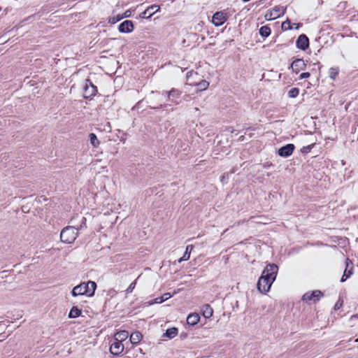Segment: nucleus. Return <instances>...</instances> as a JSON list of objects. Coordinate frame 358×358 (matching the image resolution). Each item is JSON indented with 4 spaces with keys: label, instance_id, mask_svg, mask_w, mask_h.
I'll return each mask as SVG.
<instances>
[{
    "label": "nucleus",
    "instance_id": "obj_35",
    "mask_svg": "<svg viewBox=\"0 0 358 358\" xmlns=\"http://www.w3.org/2000/svg\"><path fill=\"white\" fill-rule=\"evenodd\" d=\"M166 106H167L166 104H161V105H159V106L156 107V108H162L164 107H166ZM154 108H155V107Z\"/></svg>",
    "mask_w": 358,
    "mask_h": 358
},
{
    "label": "nucleus",
    "instance_id": "obj_2",
    "mask_svg": "<svg viewBox=\"0 0 358 358\" xmlns=\"http://www.w3.org/2000/svg\"><path fill=\"white\" fill-rule=\"evenodd\" d=\"M85 218L81 217L80 225L68 226L64 227L60 234V239L63 243H72L78 235V230L85 224Z\"/></svg>",
    "mask_w": 358,
    "mask_h": 358
},
{
    "label": "nucleus",
    "instance_id": "obj_4",
    "mask_svg": "<svg viewBox=\"0 0 358 358\" xmlns=\"http://www.w3.org/2000/svg\"><path fill=\"white\" fill-rule=\"evenodd\" d=\"M97 92L96 87L91 82L90 80L87 79L83 87V96L85 99H91L95 96Z\"/></svg>",
    "mask_w": 358,
    "mask_h": 358
},
{
    "label": "nucleus",
    "instance_id": "obj_40",
    "mask_svg": "<svg viewBox=\"0 0 358 358\" xmlns=\"http://www.w3.org/2000/svg\"><path fill=\"white\" fill-rule=\"evenodd\" d=\"M355 317H358V315H355Z\"/></svg>",
    "mask_w": 358,
    "mask_h": 358
},
{
    "label": "nucleus",
    "instance_id": "obj_32",
    "mask_svg": "<svg viewBox=\"0 0 358 358\" xmlns=\"http://www.w3.org/2000/svg\"><path fill=\"white\" fill-rule=\"evenodd\" d=\"M343 306V301H341V300H338L335 306H334V309L335 310H338L340 309V308Z\"/></svg>",
    "mask_w": 358,
    "mask_h": 358
},
{
    "label": "nucleus",
    "instance_id": "obj_22",
    "mask_svg": "<svg viewBox=\"0 0 358 358\" xmlns=\"http://www.w3.org/2000/svg\"><path fill=\"white\" fill-rule=\"evenodd\" d=\"M129 336V332L127 331H120L115 335V340L122 341L127 339Z\"/></svg>",
    "mask_w": 358,
    "mask_h": 358
},
{
    "label": "nucleus",
    "instance_id": "obj_33",
    "mask_svg": "<svg viewBox=\"0 0 358 358\" xmlns=\"http://www.w3.org/2000/svg\"><path fill=\"white\" fill-rule=\"evenodd\" d=\"M310 74L308 72L302 73L300 75L299 78L300 79L308 78L310 77Z\"/></svg>",
    "mask_w": 358,
    "mask_h": 358
},
{
    "label": "nucleus",
    "instance_id": "obj_6",
    "mask_svg": "<svg viewBox=\"0 0 358 358\" xmlns=\"http://www.w3.org/2000/svg\"><path fill=\"white\" fill-rule=\"evenodd\" d=\"M285 10L286 8L283 6H275L266 14L265 17L268 20H275L282 15L285 13Z\"/></svg>",
    "mask_w": 358,
    "mask_h": 358
},
{
    "label": "nucleus",
    "instance_id": "obj_26",
    "mask_svg": "<svg viewBox=\"0 0 358 358\" xmlns=\"http://www.w3.org/2000/svg\"><path fill=\"white\" fill-rule=\"evenodd\" d=\"M90 141L91 144L94 148H96L99 145V141L96 136L94 133H91L90 134Z\"/></svg>",
    "mask_w": 358,
    "mask_h": 358
},
{
    "label": "nucleus",
    "instance_id": "obj_30",
    "mask_svg": "<svg viewBox=\"0 0 358 358\" xmlns=\"http://www.w3.org/2000/svg\"><path fill=\"white\" fill-rule=\"evenodd\" d=\"M290 24V21L289 20H287L286 21L282 23L281 27L283 30H289L292 29Z\"/></svg>",
    "mask_w": 358,
    "mask_h": 358
},
{
    "label": "nucleus",
    "instance_id": "obj_15",
    "mask_svg": "<svg viewBox=\"0 0 358 358\" xmlns=\"http://www.w3.org/2000/svg\"><path fill=\"white\" fill-rule=\"evenodd\" d=\"M306 64L302 59H297L294 60L291 64L292 71L296 73H298L301 70H303Z\"/></svg>",
    "mask_w": 358,
    "mask_h": 358
},
{
    "label": "nucleus",
    "instance_id": "obj_9",
    "mask_svg": "<svg viewBox=\"0 0 358 358\" xmlns=\"http://www.w3.org/2000/svg\"><path fill=\"white\" fill-rule=\"evenodd\" d=\"M352 274H353V264L349 259H346L345 269L343 275L341 279V282H345Z\"/></svg>",
    "mask_w": 358,
    "mask_h": 358
},
{
    "label": "nucleus",
    "instance_id": "obj_24",
    "mask_svg": "<svg viewBox=\"0 0 358 358\" xmlns=\"http://www.w3.org/2000/svg\"><path fill=\"white\" fill-rule=\"evenodd\" d=\"M171 297V295L170 293H165L162 296L157 297L156 299H155L154 303H161L166 301L167 299H169Z\"/></svg>",
    "mask_w": 358,
    "mask_h": 358
},
{
    "label": "nucleus",
    "instance_id": "obj_14",
    "mask_svg": "<svg viewBox=\"0 0 358 358\" xmlns=\"http://www.w3.org/2000/svg\"><path fill=\"white\" fill-rule=\"evenodd\" d=\"M118 29L121 33H130L134 30V24L131 20H125L119 25Z\"/></svg>",
    "mask_w": 358,
    "mask_h": 358
},
{
    "label": "nucleus",
    "instance_id": "obj_19",
    "mask_svg": "<svg viewBox=\"0 0 358 358\" xmlns=\"http://www.w3.org/2000/svg\"><path fill=\"white\" fill-rule=\"evenodd\" d=\"M178 333V330L176 327L168 329L166 332L162 335V337H166L170 339L175 338Z\"/></svg>",
    "mask_w": 358,
    "mask_h": 358
},
{
    "label": "nucleus",
    "instance_id": "obj_25",
    "mask_svg": "<svg viewBox=\"0 0 358 358\" xmlns=\"http://www.w3.org/2000/svg\"><path fill=\"white\" fill-rule=\"evenodd\" d=\"M194 85L198 87L199 90L203 91L208 88L209 86V83L205 80H203L198 83H195Z\"/></svg>",
    "mask_w": 358,
    "mask_h": 358
},
{
    "label": "nucleus",
    "instance_id": "obj_31",
    "mask_svg": "<svg viewBox=\"0 0 358 358\" xmlns=\"http://www.w3.org/2000/svg\"><path fill=\"white\" fill-rule=\"evenodd\" d=\"M136 281L134 280L133 282H131L129 286L128 287V288L126 289V293L127 294H129V293H131L133 292V290L134 289L135 287H136Z\"/></svg>",
    "mask_w": 358,
    "mask_h": 358
},
{
    "label": "nucleus",
    "instance_id": "obj_3",
    "mask_svg": "<svg viewBox=\"0 0 358 358\" xmlns=\"http://www.w3.org/2000/svg\"><path fill=\"white\" fill-rule=\"evenodd\" d=\"M96 288V284L94 281L89 280L87 282H81L80 285L75 286L71 291V294L73 296L82 295L92 296Z\"/></svg>",
    "mask_w": 358,
    "mask_h": 358
},
{
    "label": "nucleus",
    "instance_id": "obj_17",
    "mask_svg": "<svg viewBox=\"0 0 358 358\" xmlns=\"http://www.w3.org/2000/svg\"><path fill=\"white\" fill-rule=\"evenodd\" d=\"M202 314L204 317L210 318L213 316V310L208 304H205L201 308Z\"/></svg>",
    "mask_w": 358,
    "mask_h": 358
},
{
    "label": "nucleus",
    "instance_id": "obj_20",
    "mask_svg": "<svg viewBox=\"0 0 358 358\" xmlns=\"http://www.w3.org/2000/svg\"><path fill=\"white\" fill-rule=\"evenodd\" d=\"M193 248L194 247L192 245H188L186 247V250H185V252L183 256L178 260L179 263H180L183 261H187L189 259L190 253H191V251L193 250Z\"/></svg>",
    "mask_w": 358,
    "mask_h": 358
},
{
    "label": "nucleus",
    "instance_id": "obj_38",
    "mask_svg": "<svg viewBox=\"0 0 358 358\" xmlns=\"http://www.w3.org/2000/svg\"><path fill=\"white\" fill-rule=\"evenodd\" d=\"M189 73H187V78H188V79H189Z\"/></svg>",
    "mask_w": 358,
    "mask_h": 358
},
{
    "label": "nucleus",
    "instance_id": "obj_16",
    "mask_svg": "<svg viewBox=\"0 0 358 358\" xmlns=\"http://www.w3.org/2000/svg\"><path fill=\"white\" fill-rule=\"evenodd\" d=\"M200 320V316L198 313H191L187 318V323L189 325L194 326Z\"/></svg>",
    "mask_w": 358,
    "mask_h": 358
},
{
    "label": "nucleus",
    "instance_id": "obj_34",
    "mask_svg": "<svg viewBox=\"0 0 358 358\" xmlns=\"http://www.w3.org/2000/svg\"><path fill=\"white\" fill-rule=\"evenodd\" d=\"M130 15H131V11L130 10H127L121 16L122 17V18H124V17H130Z\"/></svg>",
    "mask_w": 358,
    "mask_h": 358
},
{
    "label": "nucleus",
    "instance_id": "obj_27",
    "mask_svg": "<svg viewBox=\"0 0 358 358\" xmlns=\"http://www.w3.org/2000/svg\"><path fill=\"white\" fill-rule=\"evenodd\" d=\"M299 90L297 87H293L288 91V96L290 98H295L299 95Z\"/></svg>",
    "mask_w": 358,
    "mask_h": 358
},
{
    "label": "nucleus",
    "instance_id": "obj_8",
    "mask_svg": "<svg viewBox=\"0 0 358 358\" xmlns=\"http://www.w3.org/2000/svg\"><path fill=\"white\" fill-rule=\"evenodd\" d=\"M226 14L222 11L216 12L213 15L212 22L216 27L222 25L226 22Z\"/></svg>",
    "mask_w": 358,
    "mask_h": 358
},
{
    "label": "nucleus",
    "instance_id": "obj_18",
    "mask_svg": "<svg viewBox=\"0 0 358 358\" xmlns=\"http://www.w3.org/2000/svg\"><path fill=\"white\" fill-rule=\"evenodd\" d=\"M143 336L140 331H134L130 335V341L132 344H138L141 341Z\"/></svg>",
    "mask_w": 358,
    "mask_h": 358
},
{
    "label": "nucleus",
    "instance_id": "obj_28",
    "mask_svg": "<svg viewBox=\"0 0 358 358\" xmlns=\"http://www.w3.org/2000/svg\"><path fill=\"white\" fill-rule=\"evenodd\" d=\"M338 73L337 68H331L329 71V76L331 79L334 80Z\"/></svg>",
    "mask_w": 358,
    "mask_h": 358
},
{
    "label": "nucleus",
    "instance_id": "obj_21",
    "mask_svg": "<svg viewBox=\"0 0 358 358\" xmlns=\"http://www.w3.org/2000/svg\"><path fill=\"white\" fill-rule=\"evenodd\" d=\"M82 310L77 306H73L69 313V318H76L81 315Z\"/></svg>",
    "mask_w": 358,
    "mask_h": 358
},
{
    "label": "nucleus",
    "instance_id": "obj_37",
    "mask_svg": "<svg viewBox=\"0 0 358 358\" xmlns=\"http://www.w3.org/2000/svg\"><path fill=\"white\" fill-rule=\"evenodd\" d=\"M313 146H314V145L313 144V145H308V146L307 147V148H308V150H310Z\"/></svg>",
    "mask_w": 358,
    "mask_h": 358
},
{
    "label": "nucleus",
    "instance_id": "obj_7",
    "mask_svg": "<svg viewBox=\"0 0 358 358\" xmlns=\"http://www.w3.org/2000/svg\"><path fill=\"white\" fill-rule=\"evenodd\" d=\"M180 94L181 92L175 88L171 89L170 91H164L162 92V95L166 96L169 101H171L175 104H178V102H177L176 99L179 98Z\"/></svg>",
    "mask_w": 358,
    "mask_h": 358
},
{
    "label": "nucleus",
    "instance_id": "obj_1",
    "mask_svg": "<svg viewBox=\"0 0 358 358\" xmlns=\"http://www.w3.org/2000/svg\"><path fill=\"white\" fill-rule=\"evenodd\" d=\"M278 271V266L275 264H269L266 266L257 285V289L261 293L265 294L269 291L276 278Z\"/></svg>",
    "mask_w": 358,
    "mask_h": 358
},
{
    "label": "nucleus",
    "instance_id": "obj_29",
    "mask_svg": "<svg viewBox=\"0 0 358 358\" xmlns=\"http://www.w3.org/2000/svg\"><path fill=\"white\" fill-rule=\"evenodd\" d=\"M122 19V17L120 15H117L114 17H111L108 19V22L110 24H115L118 21L121 20Z\"/></svg>",
    "mask_w": 358,
    "mask_h": 358
},
{
    "label": "nucleus",
    "instance_id": "obj_36",
    "mask_svg": "<svg viewBox=\"0 0 358 358\" xmlns=\"http://www.w3.org/2000/svg\"><path fill=\"white\" fill-rule=\"evenodd\" d=\"M224 180H225V176H224V175H223V176H222L221 181H222V182H224Z\"/></svg>",
    "mask_w": 358,
    "mask_h": 358
},
{
    "label": "nucleus",
    "instance_id": "obj_13",
    "mask_svg": "<svg viewBox=\"0 0 358 358\" xmlns=\"http://www.w3.org/2000/svg\"><path fill=\"white\" fill-rule=\"evenodd\" d=\"M123 350V344L121 341L117 340L110 347V352L114 355H119L122 352Z\"/></svg>",
    "mask_w": 358,
    "mask_h": 358
},
{
    "label": "nucleus",
    "instance_id": "obj_12",
    "mask_svg": "<svg viewBox=\"0 0 358 358\" xmlns=\"http://www.w3.org/2000/svg\"><path fill=\"white\" fill-rule=\"evenodd\" d=\"M159 10V6L158 5H152L148 7L143 12L140 14V17L142 18H150L155 13H157Z\"/></svg>",
    "mask_w": 358,
    "mask_h": 358
},
{
    "label": "nucleus",
    "instance_id": "obj_11",
    "mask_svg": "<svg viewBox=\"0 0 358 358\" xmlns=\"http://www.w3.org/2000/svg\"><path fill=\"white\" fill-rule=\"evenodd\" d=\"M294 150V145L292 143L287 144L285 146L281 147L278 153L280 157H287L290 156Z\"/></svg>",
    "mask_w": 358,
    "mask_h": 358
},
{
    "label": "nucleus",
    "instance_id": "obj_10",
    "mask_svg": "<svg viewBox=\"0 0 358 358\" xmlns=\"http://www.w3.org/2000/svg\"><path fill=\"white\" fill-rule=\"evenodd\" d=\"M296 47L302 50H306L309 47V39L305 34H301L296 41Z\"/></svg>",
    "mask_w": 358,
    "mask_h": 358
},
{
    "label": "nucleus",
    "instance_id": "obj_5",
    "mask_svg": "<svg viewBox=\"0 0 358 358\" xmlns=\"http://www.w3.org/2000/svg\"><path fill=\"white\" fill-rule=\"evenodd\" d=\"M323 296V294L320 290H314L312 292H306L302 296L303 301L306 303H309L313 301V303H316L318 301L321 297Z\"/></svg>",
    "mask_w": 358,
    "mask_h": 358
},
{
    "label": "nucleus",
    "instance_id": "obj_39",
    "mask_svg": "<svg viewBox=\"0 0 358 358\" xmlns=\"http://www.w3.org/2000/svg\"><path fill=\"white\" fill-rule=\"evenodd\" d=\"M355 342H358V338H357V339H356Z\"/></svg>",
    "mask_w": 358,
    "mask_h": 358
},
{
    "label": "nucleus",
    "instance_id": "obj_23",
    "mask_svg": "<svg viewBox=\"0 0 358 358\" xmlns=\"http://www.w3.org/2000/svg\"><path fill=\"white\" fill-rule=\"evenodd\" d=\"M271 34V29L268 26H263L259 29V34L263 37H267Z\"/></svg>",
    "mask_w": 358,
    "mask_h": 358
}]
</instances>
